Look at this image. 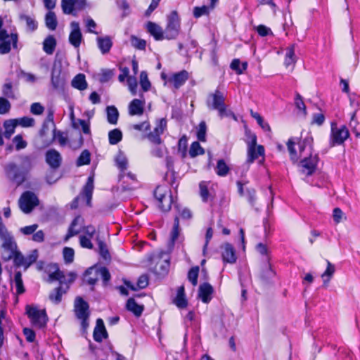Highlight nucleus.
<instances>
[{
	"instance_id": "f257e3e1",
	"label": "nucleus",
	"mask_w": 360,
	"mask_h": 360,
	"mask_svg": "<svg viewBox=\"0 0 360 360\" xmlns=\"http://www.w3.org/2000/svg\"><path fill=\"white\" fill-rule=\"evenodd\" d=\"M74 311L77 319L81 321L82 334L86 335L89 326L90 311L89 304L82 297H77L74 303Z\"/></svg>"
},
{
	"instance_id": "f03ea898",
	"label": "nucleus",
	"mask_w": 360,
	"mask_h": 360,
	"mask_svg": "<svg viewBox=\"0 0 360 360\" xmlns=\"http://www.w3.org/2000/svg\"><path fill=\"white\" fill-rule=\"evenodd\" d=\"M206 103L210 110H217L221 118L229 115L225 104V98L223 93L219 90L217 89L213 94H210L208 96Z\"/></svg>"
},
{
	"instance_id": "7ed1b4c3",
	"label": "nucleus",
	"mask_w": 360,
	"mask_h": 360,
	"mask_svg": "<svg viewBox=\"0 0 360 360\" xmlns=\"http://www.w3.org/2000/svg\"><path fill=\"white\" fill-rule=\"evenodd\" d=\"M0 238L2 240L1 257L4 261H9L11 259L13 252L17 250V244L6 228L1 229Z\"/></svg>"
},
{
	"instance_id": "20e7f679",
	"label": "nucleus",
	"mask_w": 360,
	"mask_h": 360,
	"mask_svg": "<svg viewBox=\"0 0 360 360\" xmlns=\"http://www.w3.org/2000/svg\"><path fill=\"white\" fill-rule=\"evenodd\" d=\"M154 196L158 202V206L162 212L170 210L173 198L170 191L165 186H157L154 191Z\"/></svg>"
},
{
	"instance_id": "39448f33",
	"label": "nucleus",
	"mask_w": 360,
	"mask_h": 360,
	"mask_svg": "<svg viewBox=\"0 0 360 360\" xmlns=\"http://www.w3.org/2000/svg\"><path fill=\"white\" fill-rule=\"evenodd\" d=\"M180 19L176 11H173L167 16V22L166 27L164 30L165 39H175L180 32Z\"/></svg>"
},
{
	"instance_id": "423d86ee",
	"label": "nucleus",
	"mask_w": 360,
	"mask_h": 360,
	"mask_svg": "<svg viewBox=\"0 0 360 360\" xmlns=\"http://www.w3.org/2000/svg\"><path fill=\"white\" fill-rule=\"evenodd\" d=\"M46 271L49 274V280L51 281H58L60 285H68L69 283H72L76 275L73 272H70L68 274V279L66 281L65 274L63 271H60L57 264H50L46 266Z\"/></svg>"
},
{
	"instance_id": "0eeeda50",
	"label": "nucleus",
	"mask_w": 360,
	"mask_h": 360,
	"mask_svg": "<svg viewBox=\"0 0 360 360\" xmlns=\"http://www.w3.org/2000/svg\"><path fill=\"white\" fill-rule=\"evenodd\" d=\"M26 314L34 326L42 328L46 325L48 318L45 310H39L37 307L27 305Z\"/></svg>"
},
{
	"instance_id": "6e6552de",
	"label": "nucleus",
	"mask_w": 360,
	"mask_h": 360,
	"mask_svg": "<svg viewBox=\"0 0 360 360\" xmlns=\"http://www.w3.org/2000/svg\"><path fill=\"white\" fill-rule=\"evenodd\" d=\"M248 144V158L247 162L252 163L259 156L264 158V148L262 145H257V136L255 134L250 136V140L247 141Z\"/></svg>"
},
{
	"instance_id": "1a4fd4ad",
	"label": "nucleus",
	"mask_w": 360,
	"mask_h": 360,
	"mask_svg": "<svg viewBox=\"0 0 360 360\" xmlns=\"http://www.w3.org/2000/svg\"><path fill=\"white\" fill-rule=\"evenodd\" d=\"M39 202L37 196L31 191L24 192L18 200L20 210L26 214L31 212Z\"/></svg>"
},
{
	"instance_id": "9d476101",
	"label": "nucleus",
	"mask_w": 360,
	"mask_h": 360,
	"mask_svg": "<svg viewBox=\"0 0 360 360\" xmlns=\"http://www.w3.org/2000/svg\"><path fill=\"white\" fill-rule=\"evenodd\" d=\"M349 136V131L345 126L338 128L335 123H332L329 142L330 147L342 144Z\"/></svg>"
},
{
	"instance_id": "9b49d317",
	"label": "nucleus",
	"mask_w": 360,
	"mask_h": 360,
	"mask_svg": "<svg viewBox=\"0 0 360 360\" xmlns=\"http://www.w3.org/2000/svg\"><path fill=\"white\" fill-rule=\"evenodd\" d=\"M5 172L18 185L22 184L25 181L27 175V173L14 162L8 163L5 166Z\"/></svg>"
},
{
	"instance_id": "f8f14e48",
	"label": "nucleus",
	"mask_w": 360,
	"mask_h": 360,
	"mask_svg": "<svg viewBox=\"0 0 360 360\" xmlns=\"http://www.w3.org/2000/svg\"><path fill=\"white\" fill-rule=\"evenodd\" d=\"M318 161V155H312V153H309V155L304 158L300 163L302 173L307 176L311 175L316 170Z\"/></svg>"
},
{
	"instance_id": "ddd939ff",
	"label": "nucleus",
	"mask_w": 360,
	"mask_h": 360,
	"mask_svg": "<svg viewBox=\"0 0 360 360\" xmlns=\"http://www.w3.org/2000/svg\"><path fill=\"white\" fill-rule=\"evenodd\" d=\"M167 129V120L162 118L159 120L153 131L147 135L148 139L153 144L160 145L162 143V139L160 136L164 133Z\"/></svg>"
},
{
	"instance_id": "4468645a",
	"label": "nucleus",
	"mask_w": 360,
	"mask_h": 360,
	"mask_svg": "<svg viewBox=\"0 0 360 360\" xmlns=\"http://www.w3.org/2000/svg\"><path fill=\"white\" fill-rule=\"evenodd\" d=\"M18 36L17 33H11V35L7 32V36L4 39H0V54H7L11 50V45L13 49L18 47Z\"/></svg>"
},
{
	"instance_id": "2eb2a0df",
	"label": "nucleus",
	"mask_w": 360,
	"mask_h": 360,
	"mask_svg": "<svg viewBox=\"0 0 360 360\" xmlns=\"http://www.w3.org/2000/svg\"><path fill=\"white\" fill-rule=\"evenodd\" d=\"M45 160L52 169H58L62 164V156L56 149H49L45 153Z\"/></svg>"
},
{
	"instance_id": "dca6fc26",
	"label": "nucleus",
	"mask_w": 360,
	"mask_h": 360,
	"mask_svg": "<svg viewBox=\"0 0 360 360\" xmlns=\"http://www.w3.org/2000/svg\"><path fill=\"white\" fill-rule=\"evenodd\" d=\"M119 178L124 190H133L139 186L136 175L130 172L123 171L120 174Z\"/></svg>"
},
{
	"instance_id": "f3484780",
	"label": "nucleus",
	"mask_w": 360,
	"mask_h": 360,
	"mask_svg": "<svg viewBox=\"0 0 360 360\" xmlns=\"http://www.w3.org/2000/svg\"><path fill=\"white\" fill-rule=\"evenodd\" d=\"M71 31L69 35V42L75 48H79L82 41V34L80 30L79 24L76 21L70 23Z\"/></svg>"
},
{
	"instance_id": "a211bd4d",
	"label": "nucleus",
	"mask_w": 360,
	"mask_h": 360,
	"mask_svg": "<svg viewBox=\"0 0 360 360\" xmlns=\"http://www.w3.org/2000/svg\"><path fill=\"white\" fill-rule=\"evenodd\" d=\"M84 226V219L78 215L72 221L68 233L65 237V241H68L70 238L79 234Z\"/></svg>"
},
{
	"instance_id": "6ab92c4d",
	"label": "nucleus",
	"mask_w": 360,
	"mask_h": 360,
	"mask_svg": "<svg viewBox=\"0 0 360 360\" xmlns=\"http://www.w3.org/2000/svg\"><path fill=\"white\" fill-rule=\"evenodd\" d=\"M188 79V72L184 70L173 74L169 79L168 82L172 84L175 89H179Z\"/></svg>"
},
{
	"instance_id": "aec40b11",
	"label": "nucleus",
	"mask_w": 360,
	"mask_h": 360,
	"mask_svg": "<svg viewBox=\"0 0 360 360\" xmlns=\"http://www.w3.org/2000/svg\"><path fill=\"white\" fill-rule=\"evenodd\" d=\"M214 292L213 287L208 283H203L200 285L198 289V297L202 302L209 303Z\"/></svg>"
},
{
	"instance_id": "412c9836",
	"label": "nucleus",
	"mask_w": 360,
	"mask_h": 360,
	"mask_svg": "<svg viewBox=\"0 0 360 360\" xmlns=\"http://www.w3.org/2000/svg\"><path fill=\"white\" fill-rule=\"evenodd\" d=\"M146 30L150 35H152L156 41L165 39V32L162 28L153 22H148L146 24Z\"/></svg>"
},
{
	"instance_id": "4be33fe9",
	"label": "nucleus",
	"mask_w": 360,
	"mask_h": 360,
	"mask_svg": "<svg viewBox=\"0 0 360 360\" xmlns=\"http://www.w3.org/2000/svg\"><path fill=\"white\" fill-rule=\"evenodd\" d=\"M94 339L97 342H101L103 339L108 338V333L105 328L103 321L101 319L96 320V325L94 330Z\"/></svg>"
},
{
	"instance_id": "5701e85b",
	"label": "nucleus",
	"mask_w": 360,
	"mask_h": 360,
	"mask_svg": "<svg viewBox=\"0 0 360 360\" xmlns=\"http://www.w3.org/2000/svg\"><path fill=\"white\" fill-rule=\"evenodd\" d=\"M275 276L276 272L269 262V259H267V262L262 267L260 278L264 283L269 284L272 283V280Z\"/></svg>"
},
{
	"instance_id": "b1692460",
	"label": "nucleus",
	"mask_w": 360,
	"mask_h": 360,
	"mask_svg": "<svg viewBox=\"0 0 360 360\" xmlns=\"http://www.w3.org/2000/svg\"><path fill=\"white\" fill-rule=\"evenodd\" d=\"M221 256L223 261L226 263L234 264L237 259L235 250L230 243L224 245Z\"/></svg>"
},
{
	"instance_id": "393cba45",
	"label": "nucleus",
	"mask_w": 360,
	"mask_h": 360,
	"mask_svg": "<svg viewBox=\"0 0 360 360\" xmlns=\"http://www.w3.org/2000/svg\"><path fill=\"white\" fill-rule=\"evenodd\" d=\"M96 41L99 50L103 55L110 52L113 44L110 36L98 37L96 39Z\"/></svg>"
},
{
	"instance_id": "a878e982",
	"label": "nucleus",
	"mask_w": 360,
	"mask_h": 360,
	"mask_svg": "<svg viewBox=\"0 0 360 360\" xmlns=\"http://www.w3.org/2000/svg\"><path fill=\"white\" fill-rule=\"evenodd\" d=\"M144 101L135 98L129 105V113L131 115H141L144 110Z\"/></svg>"
},
{
	"instance_id": "bb28decb",
	"label": "nucleus",
	"mask_w": 360,
	"mask_h": 360,
	"mask_svg": "<svg viewBox=\"0 0 360 360\" xmlns=\"http://www.w3.org/2000/svg\"><path fill=\"white\" fill-rule=\"evenodd\" d=\"M61 67L53 65L51 71V84L55 89H58L63 84V79L60 77Z\"/></svg>"
},
{
	"instance_id": "cd10ccee",
	"label": "nucleus",
	"mask_w": 360,
	"mask_h": 360,
	"mask_svg": "<svg viewBox=\"0 0 360 360\" xmlns=\"http://www.w3.org/2000/svg\"><path fill=\"white\" fill-rule=\"evenodd\" d=\"M75 6L79 10L84 7L80 6L77 0H62L61 1V7L65 14H72Z\"/></svg>"
},
{
	"instance_id": "c85d7f7f",
	"label": "nucleus",
	"mask_w": 360,
	"mask_h": 360,
	"mask_svg": "<svg viewBox=\"0 0 360 360\" xmlns=\"http://www.w3.org/2000/svg\"><path fill=\"white\" fill-rule=\"evenodd\" d=\"M200 188V195L202 198V202H207L209 201L212 202L214 198V195L208 190L207 183L202 181L199 184Z\"/></svg>"
},
{
	"instance_id": "c756f323",
	"label": "nucleus",
	"mask_w": 360,
	"mask_h": 360,
	"mask_svg": "<svg viewBox=\"0 0 360 360\" xmlns=\"http://www.w3.org/2000/svg\"><path fill=\"white\" fill-rule=\"evenodd\" d=\"M68 288V285H66V287L64 288L62 285L58 288H56L49 295L50 300H51L55 304H59L61 302L63 295L67 292Z\"/></svg>"
},
{
	"instance_id": "7c9ffc66",
	"label": "nucleus",
	"mask_w": 360,
	"mask_h": 360,
	"mask_svg": "<svg viewBox=\"0 0 360 360\" xmlns=\"http://www.w3.org/2000/svg\"><path fill=\"white\" fill-rule=\"evenodd\" d=\"M126 309L139 317L142 314L144 307L142 305L138 304L135 300L131 297L127 302Z\"/></svg>"
},
{
	"instance_id": "2f4dec72",
	"label": "nucleus",
	"mask_w": 360,
	"mask_h": 360,
	"mask_svg": "<svg viewBox=\"0 0 360 360\" xmlns=\"http://www.w3.org/2000/svg\"><path fill=\"white\" fill-rule=\"evenodd\" d=\"M56 40L53 35H49L43 41V50L48 55L53 53L56 47Z\"/></svg>"
},
{
	"instance_id": "473e14b6",
	"label": "nucleus",
	"mask_w": 360,
	"mask_h": 360,
	"mask_svg": "<svg viewBox=\"0 0 360 360\" xmlns=\"http://www.w3.org/2000/svg\"><path fill=\"white\" fill-rule=\"evenodd\" d=\"M72 86L80 91L85 90L87 88V82L86 81L85 75L79 73L77 75L71 82Z\"/></svg>"
},
{
	"instance_id": "72a5a7b5",
	"label": "nucleus",
	"mask_w": 360,
	"mask_h": 360,
	"mask_svg": "<svg viewBox=\"0 0 360 360\" xmlns=\"http://www.w3.org/2000/svg\"><path fill=\"white\" fill-rule=\"evenodd\" d=\"M18 125V119L8 120L4 122V127L5 131L4 135L5 138L9 139L15 132V129Z\"/></svg>"
},
{
	"instance_id": "f704fd0d",
	"label": "nucleus",
	"mask_w": 360,
	"mask_h": 360,
	"mask_svg": "<svg viewBox=\"0 0 360 360\" xmlns=\"http://www.w3.org/2000/svg\"><path fill=\"white\" fill-rule=\"evenodd\" d=\"M45 24L50 30H55L58 25L56 15L54 12L49 11L45 16Z\"/></svg>"
},
{
	"instance_id": "c9c22d12",
	"label": "nucleus",
	"mask_w": 360,
	"mask_h": 360,
	"mask_svg": "<svg viewBox=\"0 0 360 360\" xmlns=\"http://www.w3.org/2000/svg\"><path fill=\"white\" fill-rule=\"evenodd\" d=\"M214 169L218 176H226L230 171V167L225 162L224 159H220L217 161V166Z\"/></svg>"
},
{
	"instance_id": "e433bc0d",
	"label": "nucleus",
	"mask_w": 360,
	"mask_h": 360,
	"mask_svg": "<svg viewBox=\"0 0 360 360\" xmlns=\"http://www.w3.org/2000/svg\"><path fill=\"white\" fill-rule=\"evenodd\" d=\"M295 44H292L289 47L287 48L286 54L285 58V65L286 67L295 63L297 58L295 54Z\"/></svg>"
},
{
	"instance_id": "4c0bfd02",
	"label": "nucleus",
	"mask_w": 360,
	"mask_h": 360,
	"mask_svg": "<svg viewBox=\"0 0 360 360\" xmlns=\"http://www.w3.org/2000/svg\"><path fill=\"white\" fill-rule=\"evenodd\" d=\"M108 122L112 124H116L117 122L119 112L117 109L113 106H108L106 108Z\"/></svg>"
},
{
	"instance_id": "58836bf2",
	"label": "nucleus",
	"mask_w": 360,
	"mask_h": 360,
	"mask_svg": "<svg viewBox=\"0 0 360 360\" xmlns=\"http://www.w3.org/2000/svg\"><path fill=\"white\" fill-rule=\"evenodd\" d=\"M230 68L235 71L237 75H241L247 69L248 63L243 62L240 64V60L235 58L231 63Z\"/></svg>"
},
{
	"instance_id": "ea45409f",
	"label": "nucleus",
	"mask_w": 360,
	"mask_h": 360,
	"mask_svg": "<svg viewBox=\"0 0 360 360\" xmlns=\"http://www.w3.org/2000/svg\"><path fill=\"white\" fill-rule=\"evenodd\" d=\"M20 158L21 160V169L28 174L33 167L34 158L30 155H22Z\"/></svg>"
},
{
	"instance_id": "a19ab883",
	"label": "nucleus",
	"mask_w": 360,
	"mask_h": 360,
	"mask_svg": "<svg viewBox=\"0 0 360 360\" xmlns=\"http://www.w3.org/2000/svg\"><path fill=\"white\" fill-rule=\"evenodd\" d=\"M20 19L26 22L27 30L29 32H34L37 29L38 25L37 21L32 17L27 15H20Z\"/></svg>"
},
{
	"instance_id": "79ce46f5",
	"label": "nucleus",
	"mask_w": 360,
	"mask_h": 360,
	"mask_svg": "<svg viewBox=\"0 0 360 360\" xmlns=\"http://www.w3.org/2000/svg\"><path fill=\"white\" fill-rule=\"evenodd\" d=\"M94 189V179L92 176L88 178L87 182L84 188V194L87 199V204L90 205Z\"/></svg>"
},
{
	"instance_id": "37998d69",
	"label": "nucleus",
	"mask_w": 360,
	"mask_h": 360,
	"mask_svg": "<svg viewBox=\"0 0 360 360\" xmlns=\"http://www.w3.org/2000/svg\"><path fill=\"white\" fill-rule=\"evenodd\" d=\"M94 189V179L92 176L88 178L87 182L84 188V194L87 199V204L90 205Z\"/></svg>"
},
{
	"instance_id": "c03bdc74",
	"label": "nucleus",
	"mask_w": 360,
	"mask_h": 360,
	"mask_svg": "<svg viewBox=\"0 0 360 360\" xmlns=\"http://www.w3.org/2000/svg\"><path fill=\"white\" fill-rule=\"evenodd\" d=\"M122 138V133L119 129H115L109 131L108 139L111 145L118 143Z\"/></svg>"
},
{
	"instance_id": "a18cd8bd",
	"label": "nucleus",
	"mask_w": 360,
	"mask_h": 360,
	"mask_svg": "<svg viewBox=\"0 0 360 360\" xmlns=\"http://www.w3.org/2000/svg\"><path fill=\"white\" fill-rule=\"evenodd\" d=\"M335 273V266L329 261H327V268L322 274L321 277L323 279V285H326L330 281L331 277Z\"/></svg>"
},
{
	"instance_id": "49530a36",
	"label": "nucleus",
	"mask_w": 360,
	"mask_h": 360,
	"mask_svg": "<svg viewBox=\"0 0 360 360\" xmlns=\"http://www.w3.org/2000/svg\"><path fill=\"white\" fill-rule=\"evenodd\" d=\"M116 165L120 169V173L126 171L127 168V159L122 152H119L115 158Z\"/></svg>"
},
{
	"instance_id": "de8ad7c7",
	"label": "nucleus",
	"mask_w": 360,
	"mask_h": 360,
	"mask_svg": "<svg viewBox=\"0 0 360 360\" xmlns=\"http://www.w3.org/2000/svg\"><path fill=\"white\" fill-rule=\"evenodd\" d=\"M96 276L100 275L101 276V278L103 280V285L105 286L108 285V282L111 279L110 274L108 271V269L105 267H100L98 269H96L95 270Z\"/></svg>"
},
{
	"instance_id": "09e8293b",
	"label": "nucleus",
	"mask_w": 360,
	"mask_h": 360,
	"mask_svg": "<svg viewBox=\"0 0 360 360\" xmlns=\"http://www.w3.org/2000/svg\"><path fill=\"white\" fill-rule=\"evenodd\" d=\"M14 281L16 287V292L18 295H21L25 292V289L22 279V274L20 271H17L14 276Z\"/></svg>"
},
{
	"instance_id": "8fccbe9b",
	"label": "nucleus",
	"mask_w": 360,
	"mask_h": 360,
	"mask_svg": "<svg viewBox=\"0 0 360 360\" xmlns=\"http://www.w3.org/2000/svg\"><path fill=\"white\" fill-rule=\"evenodd\" d=\"M204 153L205 150L199 142L195 141L191 144L189 150V155L191 158H195L199 155H202Z\"/></svg>"
},
{
	"instance_id": "3c124183",
	"label": "nucleus",
	"mask_w": 360,
	"mask_h": 360,
	"mask_svg": "<svg viewBox=\"0 0 360 360\" xmlns=\"http://www.w3.org/2000/svg\"><path fill=\"white\" fill-rule=\"evenodd\" d=\"M55 139H57L60 145L62 146L66 145L68 141V139L63 135V133L60 131H57L56 128L53 129V138L47 145H49Z\"/></svg>"
},
{
	"instance_id": "603ef678",
	"label": "nucleus",
	"mask_w": 360,
	"mask_h": 360,
	"mask_svg": "<svg viewBox=\"0 0 360 360\" xmlns=\"http://www.w3.org/2000/svg\"><path fill=\"white\" fill-rule=\"evenodd\" d=\"M179 236V219L176 216L174 218L173 228L171 232L170 241L172 245L174 244L176 240L178 238Z\"/></svg>"
},
{
	"instance_id": "864d4df0",
	"label": "nucleus",
	"mask_w": 360,
	"mask_h": 360,
	"mask_svg": "<svg viewBox=\"0 0 360 360\" xmlns=\"http://www.w3.org/2000/svg\"><path fill=\"white\" fill-rule=\"evenodd\" d=\"M251 205L254 207L256 204V191L253 188H245V194L244 195Z\"/></svg>"
},
{
	"instance_id": "5fc2aeb1",
	"label": "nucleus",
	"mask_w": 360,
	"mask_h": 360,
	"mask_svg": "<svg viewBox=\"0 0 360 360\" xmlns=\"http://www.w3.org/2000/svg\"><path fill=\"white\" fill-rule=\"evenodd\" d=\"M91 161V155L89 150H83L77 160V165L82 166L89 164Z\"/></svg>"
},
{
	"instance_id": "6e6d98bb",
	"label": "nucleus",
	"mask_w": 360,
	"mask_h": 360,
	"mask_svg": "<svg viewBox=\"0 0 360 360\" xmlns=\"http://www.w3.org/2000/svg\"><path fill=\"white\" fill-rule=\"evenodd\" d=\"M140 85L143 91H148L151 86L146 71H142L140 74Z\"/></svg>"
},
{
	"instance_id": "4d7b16f0",
	"label": "nucleus",
	"mask_w": 360,
	"mask_h": 360,
	"mask_svg": "<svg viewBox=\"0 0 360 360\" xmlns=\"http://www.w3.org/2000/svg\"><path fill=\"white\" fill-rule=\"evenodd\" d=\"M97 242L101 256L105 259H110V255L105 243L100 240L98 238H97Z\"/></svg>"
},
{
	"instance_id": "13d9d810",
	"label": "nucleus",
	"mask_w": 360,
	"mask_h": 360,
	"mask_svg": "<svg viewBox=\"0 0 360 360\" xmlns=\"http://www.w3.org/2000/svg\"><path fill=\"white\" fill-rule=\"evenodd\" d=\"M13 259V263L15 266H24L25 257L18 250H15L13 252V255L11 256V259Z\"/></svg>"
},
{
	"instance_id": "bf43d9fd",
	"label": "nucleus",
	"mask_w": 360,
	"mask_h": 360,
	"mask_svg": "<svg viewBox=\"0 0 360 360\" xmlns=\"http://www.w3.org/2000/svg\"><path fill=\"white\" fill-rule=\"evenodd\" d=\"M295 142L294 141L292 138L288 139V141L287 142V147H288V150L290 153V159L294 162H297L298 160V157L297 155V152L295 148Z\"/></svg>"
},
{
	"instance_id": "052dcab7",
	"label": "nucleus",
	"mask_w": 360,
	"mask_h": 360,
	"mask_svg": "<svg viewBox=\"0 0 360 360\" xmlns=\"http://www.w3.org/2000/svg\"><path fill=\"white\" fill-rule=\"evenodd\" d=\"M198 273L199 267L197 266L192 267L188 273V279L194 286L198 283Z\"/></svg>"
},
{
	"instance_id": "680f3d73",
	"label": "nucleus",
	"mask_w": 360,
	"mask_h": 360,
	"mask_svg": "<svg viewBox=\"0 0 360 360\" xmlns=\"http://www.w3.org/2000/svg\"><path fill=\"white\" fill-rule=\"evenodd\" d=\"M38 257V251L37 250H33L30 254H29L27 257H25V264L24 267L25 269L28 268L31 264L34 263Z\"/></svg>"
},
{
	"instance_id": "e2e57ef3",
	"label": "nucleus",
	"mask_w": 360,
	"mask_h": 360,
	"mask_svg": "<svg viewBox=\"0 0 360 360\" xmlns=\"http://www.w3.org/2000/svg\"><path fill=\"white\" fill-rule=\"evenodd\" d=\"M206 131H207V126L206 123L204 121L200 122L197 131V137L198 139L200 141H206Z\"/></svg>"
},
{
	"instance_id": "0e129e2a",
	"label": "nucleus",
	"mask_w": 360,
	"mask_h": 360,
	"mask_svg": "<svg viewBox=\"0 0 360 360\" xmlns=\"http://www.w3.org/2000/svg\"><path fill=\"white\" fill-rule=\"evenodd\" d=\"M210 13V7L207 6H202L200 7L196 6L193 8V16L195 18H198L202 15H207Z\"/></svg>"
},
{
	"instance_id": "69168bd1",
	"label": "nucleus",
	"mask_w": 360,
	"mask_h": 360,
	"mask_svg": "<svg viewBox=\"0 0 360 360\" xmlns=\"http://www.w3.org/2000/svg\"><path fill=\"white\" fill-rule=\"evenodd\" d=\"M131 45L137 49L144 50L146 46V41L144 39H139L135 36L131 37Z\"/></svg>"
},
{
	"instance_id": "338daca9",
	"label": "nucleus",
	"mask_w": 360,
	"mask_h": 360,
	"mask_svg": "<svg viewBox=\"0 0 360 360\" xmlns=\"http://www.w3.org/2000/svg\"><path fill=\"white\" fill-rule=\"evenodd\" d=\"M63 253L65 263L70 264L73 262L75 251L72 248H64Z\"/></svg>"
},
{
	"instance_id": "774afa93",
	"label": "nucleus",
	"mask_w": 360,
	"mask_h": 360,
	"mask_svg": "<svg viewBox=\"0 0 360 360\" xmlns=\"http://www.w3.org/2000/svg\"><path fill=\"white\" fill-rule=\"evenodd\" d=\"M114 75L113 70L109 69H103L101 70L99 81L101 83H105L108 82Z\"/></svg>"
}]
</instances>
